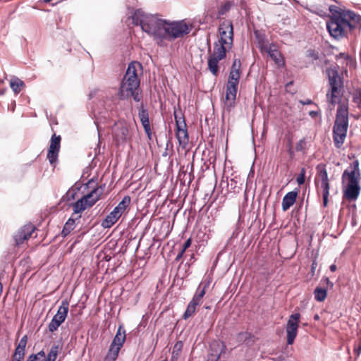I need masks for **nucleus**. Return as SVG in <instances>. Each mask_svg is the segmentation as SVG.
<instances>
[{"label":"nucleus","instance_id":"obj_1","mask_svg":"<svg viewBox=\"0 0 361 361\" xmlns=\"http://www.w3.org/2000/svg\"><path fill=\"white\" fill-rule=\"evenodd\" d=\"M130 18L135 25L152 36L157 43L164 40L172 41L190 33L191 28L183 20L169 22L145 13L140 8L134 11Z\"/></svg>","mask_w":361,"mask_h":361},{"label":"nucleus","instance_id":"obj_2","mask_svg":"<svg viewBox=\"0 0 361 361\" xmlns=\"http://www.w3.org/2000/svg\"><path fill=\"white\" fill-rule=\"evenodd\" d=\"M352 170H345L342 174L343 183L345 177L348 178V183L343 190V197L349 201H355L359 197L360 192V185L359 184L361 179V174L359 169V161L355 160L350 164Z\"/></svg>","mask_w":361,"mask_h":361},{"label":"nucleus","instance_id":"obj_3","mask_svg":"<svg viewBox=\"0 0 361 361\" xmlns=\"http://www.w3.org/2000/svg\"><path fill=\"white\" fill-rule=\"evenodd\" d=\"M136 64L141 66L140 63L136 61H132L128 64L125 75L121 81V87L118 90V96L122 100L126 99L125 92L137 90L140 86Z\"/></svg>","mask_w":361,"mask_h":361},{"label":"nucleus","instance_id":"obj_4","mask_svg":"<svg viewBox=\"0 0 361 361\" xmlns=\"http://www.w3.org/2000/svg\"><path fill=\"white\" fill-rule=\"evenodd\" d=\"M227 49L222 44H214V52L207 60L208 68L214 76L219 74V62L226 57Z\"/></svg>","mask_w":361,"mask_h":361},{"label":"nucleus","instance_id":"obj_5","mask_svg":"<svg viewBox=\"0 0 361 361\" xmlns=\"http://www.w3.org/2000/svg\"><path fill=\"white\" fill-rule=\"evenodd\" d=\"M173 115L176 126V137L180 145L185 146L189 142V137L185 117L181 110H175Z\"/></svg>","mask_w":361,"mask_h":361},{"label":"nucleus","instance_id":"obj_6","mask_svg":"<svg viewBox=\"0 0 361 361\" xmlns=\"http://www.w3.org/2000/svg\"><path fill=\"white\" fill-rule=\"evenodd\" d=\"M341 20L342 15H334L331 16L330 21L326 23V29L329 35L337 40H340L346 36L344 25Z\"/></svg>","mask_w":361,"mask_h":361},{"label":"nucleus","instance_id":"obj_7","mask_svg":"<svg viewBox=\"0 0 361 361\" xmlns=\"http://www.w3.org/2000/svg\"><path fill=\"white\" fill-rule=\"evenodd\" d=\"M326 75L329 79V84L330 86L329 92L326 94V96H331V100L336 97V93L338 92V90L343 85L342 78L340 77L338 70L336 67H329L326 68ZM333 103L334 102L331 101Z\"/></svg>","mask_w":361,"mask_h":361},{"label":"nucleus","instance_id":"obj_8","mask_svg":"<svg viewBox=\"0 0 361 361\" xmlns=\"http://www.w3.org/2000/svg\"><path fill=\"white\" fill-rule=\"evenodd\" d=\"M68 307L69 302L68 300H63L56 314L53 317L51 322L49 324L48 329L50 332L56 331L60 325L65 321L68 312Z\"/></svg>","mask_w":361,"mask_h":361},{"label":"nucleus","instance_id":"obj_9","mask_svg":"<svg viewBox=\"0 0 361 361\" xmlns=\"http://www.w3.org/2000/svg\"><path fill=\"white\" fill-rule=\"evenodd\" d=\"M300 319V314L296 312L292 314L288 319L286 328L287 335V345H292L294 343V341L298 334Z\"/></svg>","mask_w":361,"mask_h":361},{"label":"nucleus","instance_id":"obj_10","mask_svg":"<svg viewBox=\"0 0 361 361\" xmlns=\"http://www.w3.org/2000/svg\"><path fill=\"white\" fill-rule=\"evenodd\" d=\"M61 135H56L55 133L51 137L50 144L48 149L47 158L50 165L56 166L58 162L59 153L61 147Z\"/></svg>","mask_w":361,"mask_h":361},{"label":"nucleus","instance_id":"obj_11","mask_svg":"<svg viewBox=\"0 0 361 361\" xmlns=\"http://www.w3.org/2000/svg\"><path fill=\"white\" fill-rule=\"evenodd\" d=\"M317 171L321 178V188H322L323 205L326 207L329 202V182L328 173L325 166L319 164L316 167Z\"/></svg>","mask_w":361,"mask_h":361},{"label":"nucleus","instance_id":"obj_12","mask_svg":"<svg viewBox=\"0 0 361 361\" xmlns=\"http://www.w3.org/2000/svg\"><path fill=\"white\" fill-rule=\"evenodd\" d=\"M126 340V331L123 330V336L115 335L110 345L106 359H111L114 361L119 353Z\"/></svg>","mask_w":361,"mask_h":361},{"label":"nucleus","instance_id":"obj_13","mask_svg":"<svg viewBox=\"0 0 361 361\" xmlns=\"http://www.w3.org/2000/svg\"><path fill=\"white\" fill-rule=\"evenodd\" d=\"M97 202V199L88 200V197L83 195L80 199L78 200L75 202L71 204L73 206V216H76L80 215V214L85 211L87 208L91 207Z\"/></svg>","mask_w":361,"mask_h":361},{"label":"nucleus","instance_id":"obj_14","mask_svg":"<svg viewBox=\"0 0 361 361\" xmlns=\"http://www.w3.org/2000/svg\"><path fill=\"white\" fill-rule=\"evenodd\" d=\"M226 345L221 342L214 341L209 345V353L204 361H218L221 355L225 353Z\"/></svg>","mask_w":361,"mask_h":361},{"label":"nucleus","instance_id":"obj_15","mask_svg":"<svg viewBox=\"0 0 361 361\" xmlns=\"http://www.w3.org/2000/svg\"><path fill=\"white\" fill-rule=\"evenodd\" d=\"M35 226L31 224H26L19 229L13 235V239L16 245H20L27 240L35 231Z\"/></svg>","mask_w":361,"mask_h":361},{"label":"nucleus","instance_id":"obj_16","mask_svg":"<svg viewBox=\"0 0 361 361\" xmlns=\"http://www.w3.org/2000/svg\"><path fill=\"white\" fill-rule=\"evenodd\" d=\"M220 37H226L230 40V47L233 42V26L231 22H223L219 27Z\"/></svg>","mask_w":361,"mask_h":361},{"label":"nucleus","instance_id":"obj_17","mask_svg":"<svg viewBox=\"0 0 361 361\" xmlns=\"http://www.w3.org/2000/svg\"><path fill=\"white\" fill-rule=\"evenodd\" d=\"M123 213V212H122V211H120L118 208L115 207L113 211H111L102 221V226L104 228H111L114 224L116 223Z\"/></svg>","mask_w":361,"mask_h":361},{"label":"nucleus","instance_id":"obj_18","mask_svg":"<svg viewBox=\"0 0 361 361\" xmlns=\"http://www.w3.org/2000/svg\"><path fill=\"white\" fill-rule=\"evenodd\" d=\"M238 92V87L233 86V85H226V105L227 106V109H231L234 106L235 100L236 98V94Z\"/></svg>","mask_w":361,"mask_h":361},{"label":"nucleus","instance_id":"obj_19","mask_svg":"<svg viewBox=\"0 0 361 361\" xmlns=\"http://www.w3.org/2000/svg\"><path fill=\"white\" fill-rule=\"evenodd\" d=\"M298 190H295L287 192L282 200V209L283 212L292 207L296 201Z\"/></svg>","mask_w":361,"mask_h":361},{"label":"nucleus","instance_id":"obj_20","mask_svg":"<svg viewBox=\"0 0 361 361\" xmlns=\"http://www.w3.org/2000/svg\"><path fill=\"white\" fill-rule=\"evenodd\" d=\"M81 215H78L76 216L71 215L63 226L61 231V235L63 237L67 236L75 228V221H79Z\"/></svg>","mask_w":361,"mask_h":361},{"label":"nucleus","instance_id":"obj_21","mask_svg":"<svg viewBox=\"0 0 361 361\" xmlns=\"http://www.w3.org/2000/svg\"><path fill=\"white\" fill-rule=\"evenodd\" d=\"M267 52L278 66L281 67L285 65L283 58L279 50L273 49L272 47L269 46L267 49Z\"/></svg>","mask_w":361,"mask_h":361},{"label":"nucleus","instance_id":"obj_22","mask_svg":"<svg viewBox=\"0 0 361 361\" xmlns=\"http://www.w3.org/2000/svg\"><path fill=\"white\" fill-rule=\"evenodd\" d=\"M129 130L126 126H121L115 131V139L118 144H123L128 139Z\"/></svg>","mask_w":361,"mask_h":361},{"label":"nucleus","instance_id":"obj_23","mask_svg":"<svg viewBox=\"0 0 361 361\" xmlns=\"http://www.w3.org/2000/svg\"><path fill=\"white\" fill-rule=\"evenodd\" d=\"M137 109L138 117L140 120L142 127H145L146 126L150 125L149 118V111L148 109L145 107L144 103L141 102Z\"/></svg>","mask_w":361,"mask_h":361},{"label":"nucleus","instance_id":"obj_24","mask_svg":"<svg viewBox=\"0 0 361 361\" xmlns=\"http://www.w3.org/2000/svg\"><path fill=\"white\" fill-rule=\"evenodd\" d=\"M81 188V184L78 183H75L73 186H72L66 192L64 195H63L61 200L63 202H69L71 200H75V196Z\"/></svg>","mask_w":361,"mask_h":361},{"label":"nucleus","instance_id":"obj_25","mask_svg":"<svg viewBox=\"0 0 361 361\" xmlns=\"http://www.w3.org/2000/svg\"><path fill=\"white\" fill-rule=\"evenodd\" d=\"M348 126V113L347 110L338 109L336 115V120L334 124Z\"/></svg>","mask_w":361,"mask_h":361},{"label":"nucleus","instance_id":"obj_26","mask_svg":"<svg viewBox=\"0 0 361 361\" xmlns=\"http://www.w3.org/2000/svg\"><path fill=\"white\" fill-rule=\"evenodd\" d=\"M25 86V82L17 77H13L10 80V87L15 94H18Z\"/></svg>","mask_w":361,"mask_h":361},{"label":"nucleus","instance_id":"obj_27","mask_svg":"<svg viewBox=\"0 0 361 361\" xmlns=\"http://www.w3.org/2000/svg\"><path fill=\"white\" fill-rule=\"evenodd\" d=\"M106 185L103 184L99 187L94 188L91 192L85 195L86 197H88V200L91 199H97V202L99 200L100 196L103 193V191L105 188Z\"/></svg>","mask_w":361,"mask_h":361},{"label":"nucleus","instance_id":"obj_28","mask_svg":"<svg viewBox=\"0 0 361 361\" xmlns=\"http://www.w3.org/2000/svg\"><path fill=\"white\" fill-rule=\"evenodd\" d=\"M238 337L241 338L243 341V343H245L247 346H251L255 343V336L250 332H240L238 334Z\"/></svg>","mask_w":361,"mask_h":361},{"label":"nucleus","instance_id":"obj_29","mask_svg":"<svg viewBox=\"0 0 361 361\" xmlns=\"http://www.w3.org/2000/svg\"><path fill=\"white\" fill-rule=\"evenodd\" d=\"M314 294L317 301L323 302L327 296V289L318 286L314 289Z\"/></svg>","mask_w":361,"mask_h":361},{"label":"nucleus","instance_id":"obj_30","mask_svg":"<svg viewBox=\"0 0 361 361\" xmlns=\"http://www.w3.org/2000/svg\"><path fill=\"white\" fill-rule=\"evenodd\" d=\"M207 286L205 285L202 288H200V286H199L197 292L194 295L191 301L193 302H197V305H200L201 303L202 298L204 297L205 294Z\"/></svg>","mask_w":361,"mask_h":361},{"label":"nucleus","instance_id":"obj_31","mask_svg":"<svg viewBox=\"0 0 361 361\" xmlns=\"http://www.w3.org/2000/svg\"><path fill=\"white\" fill-rule=\"evenodd\" d=\"M346 137V134L341 133H334L333 132V140L334 142V145L336 148H340L345 140V138Z\"/></svg>","mask_w":361,"mask_h":361},{"label":"nucleus","instance_id":"obj_32","mask_svg":"<svg viewBox=\"0 0 361 361\" xmlns=\"http://www.w3.org/2000/svg\"><path fill=\"white\" fill-rule=\"evenodd\" d=\"M197 306H198L197 302H193L190 301L188 305L187 308L183 315V318L184 319H187L188 318L191 317L192 314L195 312Z\"/></svg>","mask_w":361,"mask_h":361},{"label":"nucleus","instance_id":"obj_33","mask_svg":"<svg viewBox=\"0 0 361 361\" xmlns=\"http://www.w3.org/2000/svg\"><path fill=\"white\" fill-rule=\"evenodd\" d=\"M131 201V198L128 195H126L122 200L116 206L117 208L122 212L126 209V208L130 205Z\"/></svg>","mask_w":361,"mask_h":361},{"label":"nucleus","instance_id":"obj_34","mask_svg":"<svg viewBox=\"0 0 361 361\" xmlns=\"http://www.w3.org/2000/svg\"><path fill=\"white\" fill-rule=\"evenodd\" d=\"M126 94V99L129 97H132L135 102H139L142 99L141 92H139L137 89L132 91H128L125 92V95Z\"/></svg>","mask_w":361,"mask_h":361},{"label":"nucleus","instance_id":"obj_35","mask_svg":"<svg viewBox=\"0 0 361 361\" xmlns=\"http://www.w3.org/2000/svg\"><path fill=\"white\" fill-rule=\"evenodd\" d=\"M343 16L345 18L347 16L349 20L353 21L355 23H359L361 21V16L352 11H348L346 13H343Z\"/></svg>","mask_w":361,"mask_h":361},{"label":"nucleus","instance_id":"obj_36","mask_svg":"<svg viewBox=\"0 0 361 361\" xmlns=\"http://www.w3.org/2000/svg\"><path fill=\"white\" fill-rule=\"evenodd\" d=\"M59 347L57 345L52 346L44 361H55L58 355Z\"/></svg>","mask_w":361,"mask_h":361},{"label":"nucleus","instance_id":"obj_37","mask_svg":"<svg viewBox=\"0 0 361 361\" xmlns=\"http://www.w3.org/2000/svg\"><path fill=\"white\" fill-rule=\"evenodd\" d=\"M305 174H306V170L305 168H302L300 173L298 174L296 181L299 185H301L304 184L305 181Z\"/></svg>","mask_w":361,"mask_h":361},{"label":"nucleus","instance_id":"obj_38","mask_svg":"<svg viewBox=\"0 0 361 361\" xmlns=\"http://www.w3.org/2000/svg\"><path fill=\"white\" fill-rule=\"evenodd\" d=\"M348 127V126H344L343 124H341V125H338V123L334 124V128H333V132L336 133H341L347 134Z\"/></svg>","mask_w":361,"mask_h":361},{"label":"nucleus","instance_id":"obj_39","mask_svg":"<svg viewBox=\"0 0 361 361\" xmlns=\"http://www.w3.org/2000/svg\"><path fill=\"white\" fill-rule=\"evenodd\" d=\"M241 61L239 59H235L231 67V71L241 72Z\"/></svg>","mask_w":361,"mask_h":361},{"label":"nucleus","instance_id":"obj_40","mask_svg":"<svg viewBox=\"0 0 361 361\" xmlns=\"http://www.w3.org/2000/svg\"><path fill=\"white\" fill-rule=\"evenodd\" d=\"M342 22H343V25H344V28L345 27H348L349 28L350 30H352L353 29L355 28L356 27V23H355L354 22L353 23H351L349 21L348 19H347L346 18H345L343 15H342Z\"/></svg>","mask_w":361,"mask_h":361},{"label":"nucleus","instance_id":"obj_41","mask_svg":"<svg viewBox=\"0 0 361 361\" xmlns=\"http://www.w3.org/2000/svg\"><path fill=\"white\" fill-rule=\"evenodd\" d=\"M239 81H240L239 79H238L235 77H233V73L232 74H229L228 75V82H227L226 85H233V86L238 87V84H239Z\"/></svg>","mask_w":361,"mask_h":361},{"label":"nucleus","instance_id":"obj_42","mask_svg":"<svg viewBox=\"0 0 361 361\" xmlns=\"http://www.w3.org/2000/svg\"><path fill=\"white\" fill-rule=\"evenodd\" d=\"M25 350L20 349V348H19L18 347L16 346V349H15V351H14V353L13 355V357H19V358L23 359L24 356H25Z\"/></svg>","mask_w":361,"mask_h":361},{"label":"nucleus","instance_id":"obj_43","mask_svg":"<svg viewBox=\"0 0 361 361\" xmlns=\"http://www.w3.org/2000/svg\"><path fill=\"white\" fill-rule=\"evenodd\" d=\"M329 11L331 13L332 16L334 15H343V11H341V9H339L336 6L331 5L329 6Z\"/></svg>","mask_w":361,"mask_h":361},{"label":"nucleus","instance_id":"obj_44","mask_svg":"<svg viewBox=\"0 0 361 361\" xmlns=\"http://www.w3.org/2000/svg\"><path fill=\"white\" fill-rule=\"evenodd\" d=\"M232 6V3L231 1H226L225 2L221 7V13L224 14L225 13L228 12Z\"/></svg>","mask_w":361,"mask_h":361},{"label":"nucleus","instance_id":"obj_45","mask_svg":"<svg viewBox=\"0 0 361 361\" xmlns=\"http://www.w3.org/2000/svg\"><path fill=\"white\" fill-rule=\"evenodd\" d=\"M27 341V336L26 335H25L20 340L19 343L17 345V347H18L20 349L25 350Z\"/></svg>","mask_w":361,"mask_h":361},{"label":"nucleus","instance_id":"obj_46","mask_svg":"<svg viewBox=\"0 0 361 361\" xmlns=\"http://www.w3.org/2000/svg\"><path fill=\"white\" fill-rule=\"evenodd\" d=\"M305 145V139H301L297 143H296V145H295V149L297 152H301L304 149V146Z\"/></svg>","mask_w":361,"mask_h":361},{"label":"nucleus","instance_id":"obj_47","mask_svg":"<svg viewBox=\"0 0 361 361\" xmlns=\"http://www.w3.org/2000/svg\"><path fill=\"white\" fill-rule=\"evenodd\" d=\"M240 232V228L238 227H236L235 228V230L233 231L231 238L228 240V243L231 244L233 240V239L238 238Z\"/></svg>","mask_w":361,"mask_h":361},{"label":"nucleus","instance_id":"obj_48","mask_svg":"<svg viewBox=\"0 0 361 361\" xmlns=\"http://www.w3.org/2000/svg\"><path fill=\"white\" fill-rule=\"evenodd\" d=\"M354 352L357 355L361 354V335L359 338L358 343L355 346Z\"/></svg>","mask_w":361,"mask_h":361},{"label":"nucleus","instance_id":"obj_49","mask_svg":"<svg viewBox=\"0 0 361 361\" xmlns=\"http://www.w3.org/2000/svg\"><path fill=\"white\" fill-rule=\"evenodd\" d=\"M145 133H146L147 137L149 140H152V133L151 130L150 125L146 126L145 127H143Z\"/></svg>","mask_w":361,"mask_h":361},{"label":"nucleus","instance_id":"obj_50","mask_svg":"<svg viewBox=\"0 0 361 361\" xmlns=\"http://www.w3.org/2000/svg\"><path fill=\"white\" fill-rule=\"evenodd\" d=\"M216 44H222V46H225L226 44H229V42L227 41L226 37H220L217 42H214Z\"/></svg>","mask_w":361,"mask_h":361},{"label":"nucleus","instance_id":"obj_51","mask_svg":"<svg viewBox=\"0 0 361 361\" xmlns=\"http://www.w3.org/2000/svg\"><path fill=\"white\" fill-rule=\"evenodd\" d=\"M191 243H192V240H191V238H188L187 239L184 243L183 244V246H182V248L181 250H183V251L185 252V250L190 247L191 245Z\"/></svg>","mask_w":361,"mask_h":361},{"label":"nucleus","instance_id":"obj_52","mask_svg":"<svg viewBox=\"0 0 361 361\" xmlns=\"http://www.w3.org/2000/svg\"><path fill=\"white\" fill-rule=\"evenodd\" d=\"M323 283H326L330 288H333L334 283L331 282L328 277H323L322 281Z\"/></svg>","mask_w":361,"mask_h":361},{"label":"nucleus","instance_id":"obj_53","mask_svg":"<svg viewBox=\"0 0 361 361\" xmlns=\"http://www.w3.org/2000/svg\"><path fill=\"white\" fill-rule=\"evenodd\" d=\"M31 355H36L37 360L40 357H45V353L44 350H40L37 354H31Z\"/></svg>","mask_w":361,"mask_h":361},{"label":"nucleus","instance_id":"obj_54","mask_svg":"<svg viewBox=\"0 0 361 361\" xmlns=\"http://www.w3.org/2000/svg\"><path fill=\"white\" fill-rule=\"evenodd\" d=\"M299 102L300 104H302V105H309V104H314V102L311 99H307L305 101L300 100Z\"/></svg>","mask_w":361,"mask_h":361},{"label":"nucleus","instance_id":"obj_55","mask_svg":"<svg viewBox=\"0 0 361 361\" xmlns=\"http://www.w3.org/2000/svg\"><path fill=\"white\" fill-rule=\"evenodd\" d=\"M319 115V111H310L309 112V116L311 117V118H315L316 116H317Z\"/></svg>","mask_w":361,"mask_h":361},{"label":"nucleus","instance_id":"obj_56","mask_svg":"<svg viewBox=\"0 0 361 361\" xmlns=\"http://www.w3.org/2000/svg\"><path fill=\"white\" fill-rule=\"evenodd\" d=\"M233 74V77H235L237 78L238 79L240 80V75H241V72H236V71H231L229 72V74Z\"/></svg>","mask_w":361,"mask_h":361},{"label":"nucleus","instance_id":"obj_57","mask_svg":"<svg viewBox=\"0 0 361 361\" xmlns=\"http://www.w3.org/2000/svg\"><path fill=\"white\" fill-rule=\"evenodd\" d=\"M123 330H125L122 325H120L118 328L116 335L123 336Z\"/></svg>","mask_w":361,"mask_h":361},{"label":"nucleus","instance_id":"obj_58","mask_svg":"<svg viewBox=\"0 0 361 361\" xmlns=\"http://www.w3.org/2000/svg\"><path fill=\"white\" fill-rule=\"evenodd\" d=\"M184 252H185V251H183V250H180V252H178V254L177 255L176 257V261L180 260L181 259V257H183Z\"/></svg>","mask_w":361,"mask_h":361},{"label":"nucleus","instance_id":"obj_59","mask_svg":"<svg viewBox=\"0 0 361 361\" xmlns=\"http://www.w3.org/2000/svg\"><path fill=\"white\" fill-rule=\"evenodd\" d=\"M317 266V263L316 262V261H313L312 263V265H311V271L312 272V274H314V270L316 269Z\"/></svg>","mask_w":361,"mask_h":361},{"label":"nucleus","instance_id":"obj_60","mask_svg":"<svg viewBox=\"0 0 361 361\" xmlns=\"http://www.w3.org/2000/svg\"><path fill=\"white\" fill-rule=\"evenodd\" d=\"M26 361H37L36 355H29Z\"/></svg>","mask_w":361,"mask_h":361},{"label":"nucleus","instance_id":"obj_61","mask_svg":"<svg viewBox=\"0 0 361 361\" xmlns=\"http://www.w3.org/2000/svg\"><path fill=\"white\" fill-rule=\"evenodd\" d=\"M329 269L331 271L334 272L337 269V267L336 264H333L329 267Z\"/></svg>","mask_w":361,"mask_h":361},{"label":"nucleus","instance_id":"obj_62","mask_svg":"<svg viewBox=\"0 0 361 361\" xmlns=\"http://www.w3.org/2000/svg\"><path fill=\"white\" fill-rule=\"evenodd\" d=\"M97 178L93 177L91 179H90L87 183H86V185L88 187L89 185H90L92 183H94L96 181Z\"/></svg>","mask_w":361,"mask_h":361},{"label":"nucleus","instance_id":"obj_63","mask_svg":"<svg viewBox=\"0 0 361 361\" xmlns=\"http://www.w3.org/2000/svg\"><path fill=\"white\" fill-rule=\"evenodd\" d=\"M97 93V90H94L93 91H91L90 93L89 94V99H92Z\"/></svg>","mask_w":361,"mask_h":361},{"label":"nucleus","instance_id":"obj_64","mask_svg":"<svg viewBox=\"0 0 361 361\" xmlns=\"http://www.w3.org/2000/svg\"><path fill=\"white\" fill-rule=\"evenodd\" d=\"M23 360V359H22V358L13 357V360L12 361H22Z\"/></svg>","mask_w":361,"mask_h":361}]
</instances>
